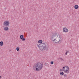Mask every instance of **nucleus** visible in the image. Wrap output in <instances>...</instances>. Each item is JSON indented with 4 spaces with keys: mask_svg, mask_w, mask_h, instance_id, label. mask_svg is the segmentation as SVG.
<instances>
[{
    "mask_svg": "<svg viewBox=\"0 0 79 79\" xmlns=\"http://www.w3.org/2000/svg\"><path fill=\"white\" fill-rule=\"evenodd\" d=\"M1 76H0V78H1Z\"/></svg>",
    "mask_w": 79,
    "mask_h": 79,
    "instance_id": "obj_23",
    "label": "nucleus"
},
{
    "mask_svg": "<svg viewBox=\"0 0 79 79\" xmlns=\"http://www.w3.org/2000/svg\"><path fill=\"white\" fill-rule=\"evenodd\" d=\"M22 41H25V40H26V39L25 38H23L22 39Z\"/></svg>",
    "mask_w": 79,
    "mask_h": 79,
    "instance_id": "obj_17",
    "label": "nucleus"
},
{
    "mask_svg": "<svg viewBox=\"0 0 79 79\" xmlns=\"http://www.w3.org/2000/svg\"><path fill=\"white\" fill-rule=\"evenodd\" d=\"M42 40H40L38 41V43H39V44H41V43H42Z\"/></svg>",
    "mask_w": 79,
    "mask_h": 79,
    "instance_id": "obj_13",
    "label": "nucleus"
},
{
    "mask_svg": "<svg viewBox=\"0 0 79 79\" xmlns=\"http://www.w3.org/2000/svg\"><path fill=\"white\" fill-rule=\"evenodd\" d=\"M60 74L61 76H63L64 75V73L63 72H61L60 73Z\"/></svg>",
    "mask_w": 79,
    "mask_h": 79,
    "instance_id": "obj_12",
    "label": "nucleus"
},
{
    "mask_svg": "<svg viewBox=\"0 0 79 79\" xmlns=\"http://www.w3.org/2000/svg\"><path fill=\"white\" fill-rule=\"evenodd\" d=\"M57 34L54 33L53 35L52 36L51 40L53 42H55L56 39V35Z\"/></svg>",
    "mask_w": 79,
    "mask_h": 79,
    "instance_id": "obj_3",
    "label": "nucleus"
},
{
    "mask_svg": "<svg viewBox=\"0 0 79 79\" xmlns=\"http://www.w3.org/2000/svg\"><path fill=\"white\" fill-rule=\"evenodd\" d=\"M59 60H63V59L62 58H61V57H60V58H59Z\"/></svg>",
    "mask_w": 79,
    "mask_h": 79,
    "instance_id": "obj_18",
    "label": "nucleus"
},
{
    "mask_svg": "<svg viewBox=\"0 0 79 79\" xmlns=\"http://www.w3.org/2000/svg\"><path fill=\"white\" fill-rule=\"evenodd\" d=\"M5 27L4 28V30L6 31H8L9 28H8V27L9 26H5Z\"/></svg>",
    "mask_w": 79,
    "mask_h": 79,
    "instance_id": "obj_8",
    "label": "nucleus"
},
{
    "mask_svg": "<svg viewBox=\"0 0 79 79\" xmlns=\"http://www.w3.org/2000/svg\"><path fill=\"white\" fill-rule=\"evenodd\" d=\"M69 51H66V52L65 53V55H67V54H68V53H69Z\"/></svg>",
    "mask_w": 79,
    "mask_h": 79,
    "instance_id": "obj_15",
    "label": "nucleus"
},
{
    "mask_svg": "<svg viewBox=\"0 0 79 79\" xmlns=\"http://www.w3.org/2000/svg\"><path fill=\"white\" fill-rule=\"evenodd\" d=\"M3 45V42L2 41H1L0 42V45L1 46H2Z\"/></svg>",
    "mask_w": 79,
    "mask_h": 79,
    "instance_id": "obj_11",
    "label": "nucleus"
},
{
    "mask_svg": "<svg viewBox=\"0 0 79 79\" xmlns=\"http://www.w3.org/2000/svg\"><path fill=\"white\" fill-rule=\"evenodd\" d=\"M64 77H67V75L66 74H64Z\"/></svg>",
    "mask_w": 79,
    "mask_h": 79,
    "instance_id": "obj_20",
    "label": "nucleus"
},
{
    "mask_svg": "<svg viewBox=\"0 0 79 79\" xmlns=\"http://www.w3.org/2000/svg\"><path fill=\"white\" fill-rule=\"evenodd\" d=\"M3 24L4 26H9L10 22L8 21H5L4 22Z\"/></svg>",
    "mask_w": 79,
    "mask_h": 79,
    "instance_id": "obj_4",
    "label": "nucleus"
},
{
    "mask_svg": "<svg viewBox=\"0 0 79 79\" xmlns=\"http://www.w3.org/2000/svg\"><path fill=\"white\" fill-rule=\"evenodd\" d=\"M16 50L17 52H18L19 51V47H17L16 48Z\"/></svg>",
    "mask_w": 79,
    "mask_h": 79,
    "instance_id": "obj_14",
    "label": "nucleus"
},
{
    "mask_svg": "<svg viewBox=\"0 0 79 79\" xmlns=\"http://www.w3.org/2000/svg\"><path fill=\"white\" fill-rule=\"evenodd\" d=\"M62 71V69H60V71Z\"/></svg>",
    "mask_w": 79,
    "mask_h": 79,
    "instance_id": "obj_21",
    "label": "nucleus"
},
{
    "mask_svg": "<svg viewBox=\"0 0 79 79\" xmlns=\"http://www.w3.org/2000/svg\"><path fill=\"white\" fill-rule=\"evenodd\" d=\"M63 31L64 32H68V31H69V30H68V29H67L66 27H64L63 29Z\"/></svg>",
    "mask_w": 79,
    "mask_h": 79,
    "instance_id": "obj_6",
    "label": "nucleus"
},
{
    "mask_svg": "<svg viewBox=\"0 0 79 79\" xmlns=\"http://www.w3.org/2000/svg\"><path fill=\"white\" fill-rule=\"evenodd\" d=\"M20 38L21 40H22V39L24 38V36L23 35H20Z\"/></svg>",
    "mask_w": 79,
    "mask_h": 79,
    "instance_id": "obj_10",
    "label": "nucleus"
},
{
    "mask_svg": "<svg viewBox=\"0 0 79 79\" xmlns=\"http://www.w3.org/2000/svg\"><path fill=\"white\" fill-rule=\"evenodd\" d=\"M60 40V38H58L57 39L56 38V39L54 41V43H57L58 42H59Z\"/></svg>",
    "mask_w": 79,
    "mask_h": 79,
    "instance_id": "obj_7",
    "label": "nucleus"
},
{
    "mask_svg": "<svg viewBox=\"0 0 79 79\" xmlns=\"http://www.w3.org/2000/svg\"><path fill=\"white\" fill-rule=\"evenodd\" d=\"M65 67L67 69L66 70H65L64 71L65 72H65V73H66L67 74H68L69 73V67L68 66H65Z\"/></svg>",
    "mask_w": 79,
    "mask_h": 79,
    "instance_id": "obj_5",
    "label": "nucleus"
},
{
    "mask_svg": "<svg viewBox=\"0 0 79 79\" xmlns=\"http://www.w3.org/2000/svg\"><path fill=\"white\" fill-rule=\"evenodd\" d=\"M38 47L40 50H41V51H44V50H45L46 49H48L47 45L45 43H42L41 44H39Z\"/></svg>",
    "mask_w": 79,
    "mask_h": 79,
    "instance_id": "obj_2",
    "label": "nucleus"
},
{
    "mask_svg": "<svg viewBox=\"0 0 79 79\" xmlns=\"http://www.w3.org/2000/svg\"><path fill=\"white\" fill-rule=\"evenodd\" d=\"M4 9H6V8L5 7V8H4Z\"/></svg>",
    "mask_w": 79,
    "mask_h": 79,
    "instance_id": "obj_22",
    "label": "nucleus"
},
{
    "mask_svg": "<svg viewBox=\"0 0 79 79\" xmlns=\"http://www.w3.org/2000/svg\"><path fill=\"white\" fill-rule=\"evenodd\" d=\"M51 64H53V63H54V62H53V61H52L51 62Z\"/></svg>",
    "mask_w": 79,
    "mask_h": 79,
    "instance_id": "obj_19",
    "label": "nucleus"
},
{
    "mask_svg": "<svg viewBox=\"0 0 79 79\" xmlns=\"http://www.w3.org/2000/svg\"><path fill=\"white\" fill-rule=\"evenodd\" d=\"M65 68H65V67H63V71H65Z\"/></svg>",
    "mask_w": 79,
    "mask_h": 79,
    "instance_id": "obj_16",
    "label": "nucleus"
},
{
    "mask_svg": "<svg viewBox=\"0 0 79 79\" xmlns=\"http://www.w3.org/2000/svg\"><path fill=\"white\" fill-rule=\"evenodd\" d=\"M74 8L75 9H77L79 8V6L77 5H76L74 6Z\"/></svg>",
    "mask_w": 79,
    "mask_h": 79,
    "instance_id": "obj_9",
    "label": "nucleus"
},
{
    "mask_svg": "<svg viewBox=\"0 0 79 79\" xmlns=\"http://www.w3.org/2000/svg\"><path fill=\"white\" fill-rule=\"evenodd\" d=\"M43 68V64L40 63L36 64L33 68V70L35 71H39Z\"/></svg>",
    "mask_w": 79,
    "mask_h": 79,
    "instance_id": "obj_1",
    "label": "nucleus"
}]
</instances>
